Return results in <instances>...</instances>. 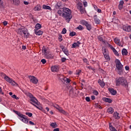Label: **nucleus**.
Wrapping results in <instances>:
<instances>
[{
	"label": "nucleus",
	"mask_w": 131,
	"mask_h": 131,
	"mask_svg": "<svg viewBox=\"0 0 131 131\" xmlns=\"http://www.w3.org/2000/svg\"><path fill=\"white\" fill-rule=\"evenodd\" d=\"M83 62H84V63L88 62V59H86V58L83 59Z\"/></svg>",
	"instance_id": "nucleus-60"
},
{
	"label": "nucleus",
	"mask_w": 131,
	"mask_h": 131,
	"mask_svg": "<svg viewBox=\"0 0 131 131\" xmlns=\"http://www.w3.org/2000/svg\"><path fill=\"white\" fill-rule=\"evenodd\" d=\"M45 57L46 59H53L54 58V56H53V55L52 54H46Z\"/></svg>",
	"instance_id": "nucleus-28"
},
{
	"label": "nucleus",
	"mask_w": 131,
	"mask_h": 131,
	"mask_svg": "<svg viewBox=\"0 0 131 131\" xmlns=\"http://www.w3.org/2000/svg\"><path fill=\"white\" fill-rule=\"evenodd\" d=\"M91 99H92V100H95V99H96V97L94 96H92Z\"/></svg>",
	"instance_id": "nucleus-63"
},
{
	"label": "nucleus",
	"mask_w": 131,
	"mask_h": 131,
	"mask_svg": "<svg viewBox=\"0 0 131 131\" xmlns=\"http://www.w3.org/2000/svg\"><path fill=\"white\" fill-rule=\"evenodd\" d=\"M42 9H43L44 10H51V7H50L49 6H47L46 5H43L42 6Z\"/></svg>",
	"instance_id": "nucleus-32"
},
{
	"label": "nucleus",
	"mask_w": 131,
	"mask_h": 131,
	"mask_svg": "<svg viewBox=\"0 0 131 131\" xmlns=\"http://www.w3.org/2000/svg\"><path fill=\"white\" fill-rule=\"evenodd\" d=\"M53 131H60V129H59V128H54L53 129Z\"/></svg>",
	"instance_id": "nucleus-61"
},
{
	"label": "nucleus",
	"mask_w": 131,
	"mask_h": 131,
	"mask_svg": "<svg viewBox=\"0 0 131 131\" xmlns=\"http://www.w3.org/2000/svg\"><path fill=\"white\" fill-rule=\"evenodd\" d=\"M114 41L116 45H118V46H119L120 47L121 46V43L120 42V40L118 39V38H115L114 39Z\"/></svg>",
	"instance_id": "nucleus-17"
},
{
	"label": "nucleus",
	"mask_w": 131,
	"mask_h": 131,
	"mask_svg": "<svg viewBox=\"0 0 131 131\" xmlns=\"http://www.w3.org/2000/svg\"><path fill=\"white\" fill-rule=\"evenodd\" d=\"M17 33L18 34H19L22 37L24 38H28L29 36H30V34L29 33H28V31L27 30L26 28H19L17 31H16Z\"/></svg>",
	"instance_id": "nucleus-1"
},
{
	"label": "nucleus",
	"mask_w": 131,
	"mask_h": 131,
	"mask_svg": "<svg viewBox=\"0 0 131 131\" xmlns=\"http://www.w3.org/2000/svg\"><path fill=\"white\" fill-rule=\"evenodd\" d=\"M72 93H73V89H71L70 90V95H72Z\"/></svg>",
	"instance_id": "nucleus-62"
},
{
	"label": "nucleus",
	"mask_w": 131,
	"mask_h": 131,
	"mask_svg": "<svg viewBox=\"0 0 131 131\" xmlns=\"http://www.w3.org/2000/svg\"><path fill=\"white\" fill-rule=\"evenodd\" d=\"M79 45H80V42H79V41L74 43L72 45V47H73L72 48H76V47H79Z\"/></svg>",
	"instance_id": "nucleus-31"
},
{
	"label": "nucleus",
	"mask_w": 131,
	"mask_h": 131,
	"mask_svg": "<svg viewBox=\"0 0 131 131\" xmlns=\"http://www.w3.org/2000/svg\"><path fill=\"white\" fill-rule=\"evenodd\" d=\"M103 100L104 102H106V103H112V99L110 98H107L105 97L103 98Z\"/></svg>",
	"instance_id": "nucleus-24"
},
{
	"label": "nucleus",
	"mask_w": 131,
	"mask_h": 131,
	"mask_svg": "<svg viewBox=\"0 0 131 131\" xmlns=\"http://www.w3.org/2000/svg\"><path fill=\"white\" fill-rule=\"evenodd\" d=\"M108 46L109 48H110V49H111V50H113V51H114L115 50V48H114V47L112 46V45H111L110 44H108Z\"/></svg>",
	"instance_id": "nucleus-43"
},
{
	"label": "nucleus",
	"mask_w": 131,
	"mask_h": 131,
	"mask_svg": "<svg viewBox=\"0 0 131 131\" xmlns=\"http://www.w3.org/2000/svg\"><path fill=\"white\" fill-rule=\"evenodd\" d=\"M41 62L42 64H46V63H47V60L45 59H42L41 60Z\"/></svg>",
	"instance_id": "nucleus-46"
},
{
	"label": "nucleus",
	"mask_w": 131,
	"mask_h": 131,
	"mask_svg": "<svg viewBox=\"0 0 131 131\" xmlns=\"http://www.w3.org/2000/svg\"><path fill=\"white\" fill-rule=\"evenodd\" d=\"M57 14H58L59 16L63 17L65 20H66L67 18L68 17V15H65V13L63 12L61 10H58Z\"/></svg>",
	"instance_id": "nucleus-10"
},
{
	"label": "nucleus",
	"mask_w": 131,
	"mask_h": 131,
	"mask_svg": "<svg viewBox=\"0 0 131 131\" xmlns=\"http://www.w3.org/2000/svg\"><path fill=\"white\" fill-rule=\"evenodd\" d=\"M4 78H5V80H6V81H7V82H9V81L10 80V79H11V78L8 77L7 76H5Z\"/></svg>",
	"instance_id": "nucleus-41"
},
{
	"label": "nucleus",
	"mask_w": 131,
	"mask_h": 131,
	"mask_svg": "<svg viewBox=\"0 0 131 131\" xmlns=\"http://www.w3.org/2000/svg\"><path fill=\"white\" fill-rule=\"evenodd\" d=\"M113 52L114 53V54L116 55V56L119 57V54L118 53V52H117V51H116V49H115Z\"/></svg>",
	"instance_id": "nucleus-38"
},
{
	"label": "nucleus",
	"mask_w": 131,
	"mask_h": 131,
	"mask_svg": "<svg viewBox=\"0 0 131 131\" xmlns=\"http://www.w3.org/2000/svg\"><path fill=\"white\" fill-rule=\"evenodd\" d=\"M119 115V113L117 112H115L113 114V116L116 119H119V118H120V117Z\"/></svg>",
	"instance_id": "nucleus-22"
},
{
	"label": "nucleus",
	"mask_w": 131,
	"mask_h": 131,
	"mask_svg": "<svg viewBox=\"0 0 131 131\" xmlns=\"http://www.w3.org/2000/svg\"><path fill=\"white\" fill-rule=\"evenodd\" d=\"M8 82L9 83H11V84H12V85L13 86H16V85H18V84L17 83H16V82L14 81V80H13V79H11L10 80H9L8 81Z\"/></svg>",
	"instance_id": "nucleus-20"
},
{
	"label": "nucleus",
	"mask_w": 131,
	"mask_h": 131,
	"mask_svg": "<svg viewBox=\"0 0 131 131\" xmlns=\"http://www.w3.org/2000/svg\"><path fill=\"white\" fill-rule=\"evenodd\" d=\"M60 49H61L62 52L66 55L67 56H69V52H68V50L67 49L65 48V47L63 46L62 45H61L60 46Z\"/></svg>",
	"instance_id": "nucleus-12"
},
{
	"label": "nucleus",
	"mask_w": 131,
	"mask_h": 131,
	"mask_svg": "<svg viewBox=\"0 0 131 131\" xmlns=\"http://www.w3.org/2000/svg\"><path fill=\"white\" fill-rule=\"evenodd\" d=\"M50 126L53 127V128H56V127H58V125L57 124V123L54 122L51 123Z\"/></svg>",
	"instance_id": "nucleus-27"
},
{
	"label": "nucleus",
	"mask_w": 131,
	"mask_h": 131,
	"mask_svg": "<svg viewBox=\"0 0 131 131\" xmlns=\"http://www.w3.org/2000/svg\"><path fill=\"white\" fill-rule=\"evenodd\" d=\"M123 30L126 32H130L131 31V26L124 25L123 26Z\"/></svg>",
	"instance_id": "nucleus-11"
},
{
	"label": "nucleus",
	"mask_w": 131,
	"mask_h": 131,
	"mask_svg": "<svg viewBox=\"0 0 131 131\" xmlns=\"http://www.w3.org/2000/svg\"><path fill=\"white\" fill-rule=\"evenodd\" d=\"M58 39L60 41H62L63 39V38H62V36H59Z\"/></svg>",
	"instance_id": "nucleus-59"
},
{
	"label": "nucleus",
	"mask_w": 131,
	"mask_h": 131,
	"mask_svg": "<svg viewBox=\"0 0 131 131\" xmlns=\"http://www.w3.org/2000/svg\"><path fill=\"white\" fill-rule=\"evenodd\" d=\"M110 129L111 131H117V130L115 129V127H113V126L111 125V123H110Z\"/></svg>",
	"instance_id": "nucleus-36"
},
{
	"label": "nucleus",
	"mask_w": 131,
	"mask_h": 131,
	"mask_svg": "<svg viewBox=\"0 0 131 131\" xmlns=\"http://www.w3.org/2000/svg\"><path fill=\"white\" fill-rule=\"evenodd\" d=\"M37 30H35V34L37 35H41V34H42V33H43V32L42 31H41V30L37 31Z\"/></svg>",
	"instance_id": "nucleus-25"
},
{
	"label": "nucleus",
	"mask_w": 131,
	"mask_h": 131,
	"mask_svg": "<svg viewBox=\"0 0 131 131\" xmlns=\"http://www.w3.org/2000/svg\"><path fill=\"white\" fill-rule=\"evenodd\" d=\"M12 98H13V99H16V100H18V97L17 96H16V95H12Z\"/></svg>",
	"instance_id": "nucleus-51"
},
{
	"label": "nucleus",
	"mask_w": 131,
	"mask_h": 131,
	"mask_svg": "<svg viewBox=\"0 0 131 131\" xmlns=\"http://www.w3.org/2000/svg\"><path fill=\"white\" fill-rule=\"evenodd\" d=\"M12 4L15 6H19L20 5V1L19 0H10Z\"/></svg>",
	"instance_id": "nucleus-15"
},
{
	"label": "nucleus",
	"mask_w": 131,
	"mask_h": 131,
	"mask_svg": "<svg viewBox=\"0 0 131 131\" xmlns=\"http://www.w3.org/2000/svg\"><path fill=\"white\" fill-rule=\"evenodd\" d=\"M54 108H56L57 110H58L59 112L60 113H62V114H66V112L65 111L63 110V108L62 107H59L58 105H54Z\"/></svg>",
	"instance_id": "nucleus-9"
},
{
	"label": "nucleus",
	"mask_w": 131,
	"mask_h": 131,
	"mask_svg": "<svg viewBox=\"0 0 131 131\" xmlns=\"http://www.w3.org/2000/svg\"><path fill=\"white\" fill-rule=\"evenodd\" d=\"M98 82L100 84V86H101V88H104L105 85V83L104 81H102L101 79H99Z\"/></svg>",
	"instance_id": "nucleus-23"
},
{
	"label": "nucleus",
	"mask_w": 131,
	"mask_h": 131,
	"mask_svg": "<svg viewBox=\"0 0 131 131\" xmlns=\"http://www.w3.org/2000/svg\"><path fill=\"white\" fill-rule=\"evenodd\" d=\"M108 113H110V114H112L113 112H114V110H113V108L112 107H110L107 109V110Z\"/></svg>",
	"instance_id": "nucleus-33"
},
{
	"label": "nucleus",
	"mask_w": 131,
	"mask_h": 131,
	"mask_svg": "<svg viewBox=\"0 0 131 131\" xmlns=\"http://www.w3.org/2000/svg\"><path fill=\"white\" fill-rule=\"evenodd\" d=\"M103 55L104 56V58L106 59V60H109V54H108V52H103Z\"/></svg>",
	"instance_id": "nucleus-30"
},
{
	"label": "nucleus",
	"mask_w": 131,
	"mask_h": 131,
	"mask_svg": "<svg viewBox=\"0 0 131 131\" xmlns=\"http://www.w3.org/2000/svg\"><path fill=\"white\" fill-rule=\"evenodd\" d=\"M77 29H78L79 30H83V27L81 25H79L77 27Z\"/></svg>",
	"instance_id": "nucleus-39"
},
{
	"label": "nucleus",
	"mask_w": 131,
	"mask_h": 131,
	"mask_svg": "<svg viewBox=\"0 0 131 131\" xmlns=\"http://www.w3.org/2000/svg\"><path fill=\"white\" fill-rule=\"evenodd\" d=\"M76 35V33L75 32H72L70 33V36H74Z\"/></svg>",
	"instance_id": "nucleus-40"
},
{
	"label": "nucleus",
	"mask_w": 131,
	"mask_h": 131,
	"mask_svg": "<svg viewBox=\"0 0 131 131\" xmlns=\"http://www.w3.org/2000/svg\"><path fill=\"white\" fill-rule=\"evenodd\" d=\"M116 85H123L125 88H127L128 86V83L127 81L123 77H120L116 79Z\"/></svg>",
	"instance_id": "nucleus-2"
},
{
	"label": "nucleus",
	"mask_w": 131,
	"mask_h": 131,
	"mask_svg": "<svg viewBox=\"0 0 131 131\" xmlns=\"http://www.w3.org/2000/svg\"><path fill=\"white\" fill-rule=\"evenodd\" d=\"M29 98H30V99H32L33 98H34V97H33V95H32V94H29Z\"/></svg>",
	"instance_id": "nucleus-53"
},
{
	"label": "nucleus",
	"mask_w": 131,
	"mask_h": 131,
	"mask_svg": "<svg viewBox=\"0 0 131 131\" xmlns=\"http://www.w3.org/2000/svg\"><path fill=\"white\" fill-rule=\"evenodd\" d=\"M24 5H29V2H28L27 1H24Z\"/></svg>",
	"instance_id": "nucleus-56"
},
{
	"label": "nucleus",
	"mask_w": 131,
	"mask_h": 131,
	"mask_svg": "<svg viewBox=\"0 0 131 131\" xmlns=\"http://www.w3.org/2000/svg\"><path fill=\"white\" fill-rule=\"evenodd\" d=\"M66 60H67L66 58H61L62 62H65V61H66Z\"/></svg>",
	"instance_id": "nucleus-58"
},
{
	"label": "nucleus",
	"mask_w": 131,
	"mask_h": 131,
	"mask_svg": "<svg viewBox=\"0 0 131 131\" xmlns=\"http://www.w3.org/2000/svg\"><path fill=\"white\" fill-rule=\"evenodd\" d=\"M30 101H31V102H33V103H34V104H35L36 105H37V106H38V103H37V99H36V98H35V97H33V98H31L30 99Z\"/></svg>",
	"instance_id": "nucleus-19"
},
{
	"label": "nucleus",
	"mask_w": 131,
	"mask_h": 131,
	"mask_svg": "<svg viewBox=\"0 0 131 131\" xmlns=\"http://www.w3.org/2000/svg\"><path fill=\"white\" fill-rule=\"evenodd\" d=\"M29 124H30V125H35V124H34V123H33V122L30 121L29 122Z\"/></svg>",
	"instance_id": "nucleus-52"
},
{
	"label": "nucleus",
	"mask_w": 131,
	"mask_h": 131,
	"mask_svg": "<svg viewBox=\"0 0 131 131\" xmlns=\"http://www.w3.org/2000/svg\"><path fill=\"white\" fill-rule=\"evenodd\" d=\"M77 9L79 10L81 14H83V13H84V11H85L84 8H83L82 4L80 2H78L77 4Z\"/></svg>",
	"instance_id": "nucleus-6"
},
{
	"label": "nucleus",
	"mask_w": 131,
	"mask_h": 131,
	"mask_svg": "<svg viewBox=\"0 0 131 131\" xmlns=\"http://www.w3.org/2000/svg\"><path fill=\"white\" fill-rule=\"evenodd\" d=\"M51 71L52 72H57L59 71V67L57 66H54L51 67Z\"/></svg>",
	"instance_id": "nucleus-14"
},
{
	"label": "nucleus",
	"mask_w": 131,
	"mask_h": 131,
	"mask_svg": "<svg viewBox=\"0 0 131 131\" xmlns=\"http://www.w3.org/2000/svg\"><path fill=\"white\" fill-rule=\"evenodd\" d=\"M3 24H4V25H5V26L8 25V21H4Z\"/></svg>",
	"instance_id": "nucleus-57"
},
{
	"label": "nucleus",
	"mask_w": 131,
	"mask_h": 131,
	"mask_svg": "<svg viewBox=\"0 0 131 131\" xmlns=\"http://www.w3.org/2000/svg\"><path fill=\"white\" fill-rule=\"evenodd\" d=\"M80 24H81V25H84V26H86V25L89 23H88L86 21H85L84 20H80Z\"/></svg>",
	"instance_id": "nucleus-34"
},
{
	"label": "nucleus",
	"mask_w": 131,
	"mask_h": 131,
	"mask_svg": "<svg viewBox=\"0 0 131 131\" xmlns=\"http://www.w3.org/2000/svg\"><path fill=\"white\" fill-rule=\"evenodd\" d=\"M23 50H26V46H22Z\"/></svg>",
	"instance_id": "nucleus-64"
},
{
	"label": "nucleus",
	"mask_w": 131,
	"mask_h": 131,
	"mask_svg": "<svg viewBox=\"0 0 131 131\" xmlns=\"http://www.w3.org/2000/svg\"><path fill=\"white\" fill-rule=\"evenodd\" d=\"M116 63V67L118 70V74L120 75L123 73V66L120 62V60L119 59H116L115 61Z\"/></svg>",
	"instance_id": "nucleus-3"
},
{
	"label": "nucleus",
	"mask_w": 131,
	"mask_h": 131,
	"mask_svg": "<svg viewBox=\"0 0 131 131\" xmlns=\"http://www.w3.org/2000/svg\"><path fill=\"white\" fill-rule=\"evenodd\" d=\"M18 119H20L24 123L27 124L29 122L28 118L24 115H23L20 118H18Z\"/></svg>",
	"instance_id": "nucleus-8"
},
{
	"label": "nucleus",
	"mask_w": 131,
	"mask_h": 131,
	"mask_svg": "<svg viewBox=\"0 0 131 131\" xmlns=\"http://www.w3.org/2000/svg\"><path fill=\"white\" fill-rule=\"evenodd\" d=\"M26 115L29 116V117H31V116H32V113H26Z\"/></svg>",
	"instance_id": "nucleus-44"
},
{
	"label": "nucleus",
	"mask_w": 131,
	"mask_h": 131,
	"mask_svg": "<svg viewBox=\"0 0 131 131\" xmlns=\"http://www.w3.org/2000/svg\"><path fill=\"white\" fill-rule=\"evenodd\" d=\"M127 50L125 49H123L122 50V55L123 56H127Z\"/></svg>",
	"instance_id": "nucleus-26"
},
{
	"label": "nucleus",
	"mask_w": 131,
	"mask_h": 131,
	"mask_svg": "<svg viewBox=\"0 0 131 131\" xmlns=\"http://www.w3.org/2000/svg\"><path fill=\"white\" fill-rule=\"evenodd\" d=\"M93 94L94 95H95L96 96H98V95H99V92H98L97 91L94 90L93 91Z\"/></svg>",
	"instance_id": "nucleus-47"
},
{
	"label": "nucleus",
	"mask_w": 131,
	"mask_h": 131,
	"mask_svg": "<svg viewBox=\"0 0 131 131\" xmlns=\"http://www.w3.org/2000/svg\"><path fill=\"white\" fill-rule=\"evenodd\" d=\"M63 12L65 15H68V17L66 18V20L68 23H69L70 20L72 18V15H71V10L69 8H63Z\"/></svg>",
	"instance_id": "nucleus-4"
},
{
	"label": "nucleus",
	"mask_w": 131,
	"mask_h": 131,
	"mask_svg": "<svg viewBox=\"0 0 131 131\" xmlns=\"http://www.w3.org/2000/svg\"><path fill=\"white\" fill-rule=\"evenodd\" d=\"M86 29L89 31L92 29V26L89 24V23L85 25Z\"/></svg>",
	"instance_id": "nucleus-37"
},
{
	"label": "nucleus",
	"mask_w": 131,
	"mask_h": 131,
	"mask_svg": "<svg viewBox=\"0 0 131 131\" xmlns=\"http://www.w3.org/2000/svg\"><path fill=\"white\" fill-rule=\"evenodd\" d=\"M14 113H15V114H17V115H18V118H20L23 115L21 113H20L17 111L14 110Z\"/></svg>",
	"instance_id": "nucleus-29"
},
{
	"label": "nucleus",
	"mask_w": 131,
	"mask_h": 131,
	"mask_svg": "<svg viewBox=\"0 0 131 131\" xmlns=\"http://www.w3.org/2000/svg\"><path fill=\"white\" fill-rule=\"evenodd\" d=\"M41 10V6L40 5H38L34 8V11H40Z\"/></svg>",
	"instance_id": "nucleus-21"
},
{
	"label": "nucleus",
	"mask_w": 131,
	"mask_h": 131,
	"mask_svg": "<svg viewBox=\"0 0 131 131\" xmlns=\"http://www.w3.org/2000/svg\"><path fill=\"white\" fill-rule=\"evenodd\" d=\"M66 32H67V30H66V29H65V28H63L62 29V34H65V33H66Z\"/></svg>",
	"instance_id": "nucleus-45"
},
{
	"label": "nucleus",
	"mask_w": 131,
	"mask_h": 131,
	"mask_svg": "<svg viewBox=\"0 0 131 131\" xmlns=\"http://www.w3.org/2000/svg\"><path fill=\"white\" fill-rule=\"evenodd\" d=\"M124 4V2L123 1H120L119 3L120 6H123V4Z\"/></svg>",
	"instance_id": "nucleus-50"
},
{
	"label": "nucleus",
	"mask_w": 131,
	"mask_h": 131,
	"mask_svg": "<svg viewBox=\"0 0 131 131\" xmlns=\"http://www.w3.org/2000/svg\"><path fill=\"white\" fill-rule=\"evenodd\" d=\"M35 107L36 108H37L39 110H41V109H42V107L41 106H36V105H35Z\"/></svg>",
	"instance_id": "nucleus-54"
},
{
	"label": "nucleus",
	"mask_w": 131,
	"mask_h": 131,
	"mask_svg": "<svg viewBox=\"0 0 131 131\" xmlns=\"http://www.w3.org/2000/svg\"><path fill=\"white\" fill-rule=\"evenodd\" d=\"M102 52L103 53H108V51H107V49H106L105 48H102Z\"/></svg>",
	"instance_id": "nucleus-49"
},
{
	"label": "nucleus",
	"mask_w": 131,
	"mask_h": 131,
	"mask_svg": "<svg viewBox=\"0 0 131 131\" xmlns=\"http://www.w3.org/2000/svg\"><path fill=\"white\" fill-rule=\"evenodd\" d=\"M94 21L95 22L96 24H100L101 20L98 18V16L97 15L94 16Z\"/></svg>",
	"instance_id": "nucleus-16"
},
{
	"label": "nucleus",
	"mask_w": 131,
	"mask_h": 131,
	"mask_svg": "<svg viewBox=\"0 0 131 131\" xmlns=\"http://www.w3.org/2000/svg\"><path fill=\"white\" fill-rule=\"evenodd\" d=\"M83 6L84 7H86L88 6V2H83Z\"/></svg>",
	"instance_id": "nucleus-55"
},
{
	"label": "nucleus",
	"mask_w": 131,
	"mask_h": 131,
	"mask_svg": "<svg viewBox=\"0 0 131 131\" xmlns=\"http://www.w3.org/2000/svg\"><path fill=\"white\" fill-rule=\"evenodd\" d=\"M35 30H38V29H40L41 28V25L39 24H37L35 26Z\"/></svg>",
	"instance_id": "nucleus-35"
},
{
	"label": "nucleus",
	"mask_w": 131,
	"mask_h": 131,
	"mask_svg": "<svg viewBox=\"0 0 131 131\" xmlns=\"http://www.w3.org/2000/svg\"><path fill=\"white\" fill-rule=\"evenodd\" d=\"M62 8H63V7L62 6V4H61V3L58 2L55 5V9H62Z\"/></svg>",
	"instance_id": "nucleus-18"
},
{
	"label": "nucleus",
	"mask_w": 131,
	"mask_h": 131,
	"mask_svg": "<svg viewBox=\"0 0 131 131\" xmlns=\"http://www.w3.org/2000/svg\"><path fill=\"white\" fill-rule=\"evenodd\" d=\"M108 91H109L110 93H111V94H112V95H113V96H115V95H116V94H117V91H116L114 89L110 88V89H108Z\"/></svg>",
	"instance_id": "nucleus-13"
},
{
	"label": "nucleus",
	"mask_w": 131,
	"mask_h": 131,
	"mask_svg": "<svg viewBox=\"0 0 131 131\" xmlns=\"http://www.w3.org/2000/svg\"><path fill=\"white\" fill-rule=\"evenodd\" d=\"M57 76L59 79H60V80H61L62 82H67L68 83H69L70 81H71L70 79H68V78H66V77L60 74H58Z\"/></svg>",
	"instance_id": "nucleus-5"
},
{
	"label": "nucleus",
	"mask_w": 131,
	"mask_h": 131,
	"mask_svg": "<svg viewBox=\"0 0 131 131\" xmlns=\"http://www.w3.org/2000/svg\"><path fill=\"white\" fill-rule=\"evenodd\" d=\"M29 78L30 81L32 83H34V84H37V82H38V79L33 76H29Z\"/></svg>",
	"instance_id": "nucleus-7"
},
{
	"label": "nucleus",
	"mask_w": 131,
	"mask_h": 131,
	"mask_svg": "<svg viewBox=\"0 0 131 131\" xmlns=\"http://www.w3.org/2000/svg\"><path fill=\"white\" fill-rule=\"evenodd\" d=\"M98 39H99V40L100 41H102V42H104L105 43V40H103V38L101 36H99L98 37Z\"/></svg>",
	"instance_id": "nucleus-42"
},
{
	"label": "nucleus",
	"mask_w": 131,
	"mask_h": 131,
	"mask_svg": "<svg viewBox=\"0 0 131 131\" xmlns=\"http://www.w3.org/2000/svg\"><path fill=\"white\" fill-rule=\"evenodd\" d=\"M85 100L86 102H90V101H91V98H90V97H86L85 98Z\"/></svg>",
	"instance_id": "nucleus-48"
}]
</instances>
